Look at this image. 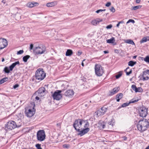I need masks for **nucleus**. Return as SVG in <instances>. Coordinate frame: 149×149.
Instances as JSON below:
<instances>
[{"mask_svg": "<svg viewBox=\"0 0 149 149\" xmlns=\"http://www.w3.org/2000/svg\"><path fill=\"white\" fill-rule=\"evenodd\" d=\"M149 126L148 122L146 119L139 121L137 125L138 130L141 132L146 130Z\"/></svg>", "mask_w": 149, "mask_h": 149, "instance_id": "1", "label": "nucleus"}, {"mask_svg": "<svg viewBox=\"0 0 149 149\" xmlns=\"http://www.w3.org/2000/svg\"><path fill=\"white\" fill-rule=\"evenodd\" d=\"M35 75L36 79L39 81L43 79L46 76V74L42 68L38 69L36 72Z\"/></svg>", "mask_w": 149, "mask_h": 149, "instance_id": "2", "label": "nucleus"}, {"mask_svg": "<svg viewBox=\"0 0 149 149\" xmlns=\"http://www.w3.org/2000/svg\"><path fill=\"white\" fill-rule=\"evenodd\" d=\"M38 140L42 141L45 140L46 135L45 131L43 130H40L37 132L36 135Z\"/></svg>", "mask_w": 149, "mask_h": 149, "instance_id": "3", "label": "nucleus"}, {"mask_svg": "<svg viewBox=\"0 0 149 149\" xmlns=\"http://www.w3.org/2000/svg\"><path fill=\"white\" fill-rule=\"evenodd\" d=\"M95 71L96 74L98 76H102L104 72L103 68L100 65L97 64L95 65Z\"/></svg>", "mask_w": 149, "mask_h": 149, "instance_id": "4", "label": "nucleus"}, {"mask_svg": "<svg viewBox=\"0 0 149 149\" xmlns=\"http://www.w3.org/2000/svg\"><path fill=\"white\" fill-rule=\"evenodd\" d=\"M82 120L81 119L76 120L74 123L73 126L74 128L78 131L82 129V128L81 127L82 125Z\"/></svg>", "mask_w": 149, "mask_h": 149, "instance_id": "5", "label": "nucleus"}, {"mask_svg": "<svg viewBox=\"0 0 149 149\" xmlns=\"http://www.w3.org/2000/svg\"><path fill=\"white\" fill-rule=\"evenodd\" d=\"M45 51V47L43 45L36 47L34 50V52L36 54H42Z\"/></svg>", "mask_w": 149, "mask_h": 149, "instance_id": "6", "label": "nucleus"}, {"mask_svg": "<svg viewBox=\"0 0 149 149\" xmlns=\"http://www.w3.org/2000/svg\"><path fill=\"white\" fill-rule=\"evenodd\" d=\"M147 109L145 107H141L139 109V113L140 116L146 117L148 114Z\"/></svg>", "mask_w": 149, "mask_h": 149, "instance_id": "7", "label": "nucleus"}, {"mask_svg": "<svg viewBox=\"0 0 149 149\" xmlns=\"http://www.w3.org/2000/svg\"><path fill=\"white\" fill-rule=\"evenodd\" d=\"M6 127L7 129L11 130L17 127V126L15 122L11 121L7 123Z\"/></svg>", "mask_w": 149, "mask_h": 149, "instance_id": "8", "label": "nucleus"}, {"mask_svg": "<svg viewBox=\"0 0 149 149\" xmlns=\"http://www.w3.org/2000/svg\"><path fill=\"white\" fill-rule=\"evenodd\" d=\"M62 92L61 90H57L55 91L52 95V97L54 99L56 100H59L62 97L61 93Z\"/></svg>", "mask_w": 149, "mask_h": 149, "instance_id": "9", "label": "nucleus"}, {"mask_svg": "<svg viewBox=\"0 0 149 149\" xmlns=\"http://www.w3.org/2000/svg\"><path fill=\"white\" fill-rule=\"evenodd\" d=\"M35 111L34 110V109H25V113L26 116L29 117H32L35 113Z\"/></svg>", "mask_w": 149, "mask_h": 149, "instance_id": "10", "label": "nucleus"}, {"mask_svg": "<svg viewBox=\"0 0 149 149\" xmlns=\"http://www.w3.org/2000/svg\"><path fill=\"white\" fill-rule=\"evenodd\" d=\"M142 77L143 80L145 81L149 79V70H146L143 72Z\"/></svg>", "mask_w": 149, "mask_h": 149, "instance_id": "11", "label": "nucleus"}, {"mask_svg": "<svg viewBox=\"0 0 149 149\" xmlns=\"http://www.w3.org/2000/svg\"><path fill=\"white\" fill-rule=\"evenodd\" d=\"M8 42L7 40L4 38H0V47L3 49L7 46Z\"/></svg>", "mask_w": 149, "mask_h": 149, "instance_id": "12", "label": "nucleus"}, {"mask_svg": "<svg viewBox=\"0 0 149 149\" xmlns=\"http://www.w3.org/2000/svg\"><path fill=\"white\" fill-rule=\"evenodd\" d=\"M90 130L89 128H86L82 130L78 131L79 133L78 135L80 136H82L85 134L87 133Z\"/></svg>", "mask_w": 149, "mask_h": 149, "instance_id": "13", "label": "nucleus"}, {"mask_svg": "<svg viewBox=\"0 0 149 149\" xmlns=\"http://www.w3.org/2000/svg\"><path fill=\"white\" fill-rule=\"evenodd\" d=\"M74 94V91L72 90H68L65 93V95L67 96L72 97Z\"/></svg>", "mask_w": 149, "mask_h": 149, "instance_id": "14", "label": "nucleus"}, {"mask_svg": "<svg viewBox=\"0 0 149 149\" xmlns=\"http://www.w3.org/2000/svg\"><path fill=\"white\" fill-rule=\"evenodd\" d=\"M138 101V100H134V99H132L130 100L129 103H125L122 104V107H125L128 106L130 103H134Z\"/></svg>", "mask_w": 149, "mask_h": 149, "instance_id": "15", "label": "nucleus"}, {"mask_svg": "<svg viewBox=\"0 0 149 149\" xmlns=\"http://www.w3.org/2000/svg\"><path fill=\"white\" fill-rule=\"evenodd\" d=\"M38 4V3L37 2H33L31 3L29 2L27 4V6L29 7L32 8L34 6H37Z\"/></svg>", "mask_w": 149, "mask_h": 149, "instance_id": "16", "label": "nucleus"}, {"mask_svg": "<svg viewBox=\"0 0 149 149\" xmlns=\"http://www.w3.org/2000/svg\"><path fill=\"white\" fill-rule=\"evenodd\" d=\"M119 88L118 87H116L114 88L112 90H111L110 92L111 95H113L119 91Z\"/></svg>", "mask_w": 149, "mask_h": 149, "instance_id": "17", "label": "nucleus"}, {"mask_svg": "<svg viewBox=\"0 0 149 149\" xmlns=\"http://www.w3.org/2000/svg\"><path fill=\"white\" fill-rule=\"evenodd\" d=\"M57 4V2L55 1L47 3L46 4V6L48 7H52L56 5Z\"/></svg>", "mask_w": 149, "mask_h": 149, "instance_id": "18", "label": "nucleus"}, {"mask_svg": "<svg viewBox=\"0 0 149 149\" xmlns=\"http://www.w3.org/2000/svg\"><path fill=\"white\" fill-rule=\"evenodd\" d=\"M19 61H17L14 63H13L10 67V70L12 71L13 70L14 68L17 64L19 65Z\"/></svg>", "mask_w": 149, "mask_h": 149, "instance_id": "19", "label": "nucleus"}, {"mask_svg": "<svg viewBox=\"0 0 149 149\" xmlns=\"http://www.w3.org/2000/svg\"><path fill=\"white\" fill-rule=\"evenodd\" d=\"M45 88L43 87L40 88L38 91V93L40 95L41 94H43L45 93Z\"/></svg>", "mask_w": 149, "mask_h": 149, "instance_id": "20", "label": "nucleus"}, {"mask_svg": "<svg viewBox=\"0 0 149 149\" xmlns=\"http://www.w3.org/2000/svg\"><path fill=\"white\" fill-rule=\"evenodd\" d=\"M123 95L122 93H120L117 95L116 97L117 101L118 102H119L120 100L122 98Z\"/></svg>", "mask_w": 149, "mask_h": 149, "instance_id": "21", "label": "nucleus"}, {"mask_svg": "<svg viewBox=\"0 0 149 149\" xmlns=\"http://www.w3.org/2000/svg\"><path fill=\"white\" fill-rule=\"evenodd\" d=\"M148 41H149V36L145 37L143 38L142 40H140V43H144Z\"/></svg>", "mask_w": 149, "mask_h": 149, "instance_id": "22", "label": "nucleus"}, {"mask_svg": "<svg viewBox=\"0 0 149 149\" xmlns=\"http://www.w3.org/2000/svg\"><path fill=\"white\" fill-rule=\"evenodd\" d=\"M82 125H84V129H85L86 128H88V127L89 126V124L87 121H85L82 120Z\"/></svg>", "mask_w": 149, "mask_h": 149, "instance_id": "23", "label": "nucleus"}, {"mask_svg": "<svg viewBox=\"0 0 149 149\" xmlns=\"http://www.w3.org/2000/svg\"><path fill=\"white\" fill-rule=\"evenodd\" d=\"M115 41L114 38L112 37L111 39L107 40V42L108 43H113Z\"/></svg>", "mask_w": 149, "mask_h": 149, "instance_id": "24", "label": "nucleus"}, {"mask_svg": "<svg viewBox=\"0 0 149 149\" xmlns=\"http://www.w3.org/2000/svg\"><path fill=\"white\" fill-rule=\"evenodd\" d=\"M125 43L131 44L133 45H134L135 43L131 39L126 40H124Z\"/></svg>", "mask_w": 149, "mask_h": 149, "instance_id": "25", "label": "nucleus"}, {"mask_svg": "<svg viewBox=\"0 0 149 149\" xmlns=\"http://www.w3.org/2000/svg\"><path fill=\"white\" fill-rule=\"evenodd\" d=\"M72 51L71 49H68L65 55L66 56H70L72 54Z\"/></svg>", "mask_w": 149, "mask_h": 149, "instance_id": "26", "label": "nucleus"}, {"mask_svg": "<svg viewBox=\"0 0 149 149\" xmlns=\"http://www.w3.org/2000/svg\"><path fill=\"white\" fill-rule=\"evenodd\" d=\"M130 69V68L129 67H128L125 70V72L126 73V75H129L130 74H131L132 72V70L131 69H130V71L129 72H127V70Z\"/></svg>", "mask_w": 149, "mask_h": 149, "instance_id": "27", "label": "nucleus"}, {"mask_svg": "<svg viewBox=\"0 0 149 149\" xmlns=\"http://www.w3.org/2000/svg\"><path fill=\"white\" fill-rule=\"evenodd\" d=\"M107 108L105 107H102L100 109V110L102 112V114H103V115L107 111Z\"/></svg>", "mask_w": 149, "mask_h": 149, "instance_id": "28", "label": "nucleus"}, {"mask_svg": "<svg viewBox=\"0 0 149 149\" xmlns=\"http://www.w3.org/2000/svg\"><path fill=\"white\" fill-rule=\"evenodd\" d=\"M95 115L96 114L97 116H99L101 115H102L103 114H102V112L100 110V109L97 110L96 112H95Z\"/></svg>", "mask_w": 149, "mask_h": 149, "instance_id": "29", "label": "nucleus"}, {"mask_svg": "<svg viewBox=\"0 0 149 149\" xmlns=\"http://www.w3.org/2000/svg\"><path fill=\"white\" fill-rule=\"evenodd\" d=\"M136 62H134L133 61H131L128 63V65L129 66H133L134 65L136 64Z\"/></svg>", "mask_w": 149, "mask_h": 149, "instance_id": "30", "label": "nucleus"}, {"mask_svg": "<svg viewBox=\"0 0 149 149\" xmlns=\"http://www.w3.org/2000/svg\"><path fill=\"white\" fill-rule=\"evenodd\" d=\"M30 57V56L29 55H26L24 56L23 58V60L24 61V62H27L28 59Z\"/></svg>", "mask_w": 149, "mask_h": 149, "instance_id": "31", "label": "nucleus"}, {"mask_svg": "<svg viewBox=\"0 0 149 149\" xmlns=\"http://www.w3.org/2000/svg\"><path fill=\"white\" fill-rule=\"evenodd\" d=\"M8 80V78L7 77H5L3 78L0 80V84H1L3 83H4Z\"/></svg>", "mask_w": 149, "mask_h": 149, "instance_id": "32", "label": "nucleus"}, {"mask_svg": "<svg viewBox=\"0 0 149 149\" xmlns=\"http://www.w3.org/2000/svg\"><path fill=\"white\" fill-rule=\"evenodd\" d=\"M142 7L141 6L139 5L132 7V10H135L137 9L140 8Z\"/></svg>", "mask_w": 149, "mask_h": 149, "instance_id": "33", "label": "nucleus"}, {"mask_svg": "<svg viewBox=\"0 0 149 149\" xmlns=\"http://www.w3.org/2000/svg\"><path fill=\"white\" fill-rule=\"evenodd\" d=\"M143 91L142 89L140 87L137 88L136 93L141 92Z\"/></svg>", "mask_w": 149, "mask_h": 149, "instance_id": "34", "label": "nucleus"}, {"mask_svg": "<svg viewBox=\"0 0 149 149\" xmlns=\"http://www.w3.org/2000/svg\"><path fill=\"white\" fill-rule=\"evenodd\" d=\"M143 60L146 63H149V56H146L145 58H144Z\"/></svg>", "mask_w": 149, "mask_h": 149, "instance_id": "35", "label": "nucleus"}, {"mask_svg": "<svg viewBox=\"0 0 149 149\" xmlns=\"http://www.w3.org/2000/svg\"><path fill=\"white\" fill-rule=\"evenodd\" d=\"M122 75V72H120L116 76V79H118Z\"/></svg>", "mask_w": 149, "mask_h": 149, "instance_id": "36", "label": "nucleus"}, {"mask_svg": "<svg viewBox=\"0 0 149 149\" xmlns=\"http://www.w3.org/2000/svg\"><path fill=\"white\" fill-rule=\"evenodd\" d=\"M4 71L6 73H9L10 72V70L7 67H5L4 69Z\"/></svg>", "mask_w": 149, "mask_h": 149, "instance_id": "37", "label": "nucleus"}, {"mask_svg": "<svg viewBox=\"0 0 149 149\" xmlns=\"http://www.w3.org/2000/svg\"><path fill=\"white\" fill-rule=\"evenodd\" d=\"M99 127L101 129H104V128L105 127V125L104 124H103L102 123H99Z\"/></svg>", "mask_w": 149, "mask_h": 149, "instance_id": "38", "label": "nucleus"}, {"mask_svg": "<svg viewBox=\"0 0 149 149\" xmlns=\"http://www.w3.org/2000/svg\"><path fill=\"white\" fill-rule=\"evenodd\" d=\"M131 88L134 91H135V92H136L137 88L136 86L134 84L132 85L131 86Z\"/></svg>", "mask_w": 149, "mask_h": 149, "instance_id": "39", "label": "nucleus"}, {"mask_svg": "<svg viewBox=\"0 0 149 149\" xmlns=\"http://www.w3.org/2000/svg\"><path fill=\"white\" fill-rule=\"evenodd\" d=\"M131 88L134 91H135V92H136L137 88L136 86L134 84L132 85L131 86Z\"/></svg>", "mask_w": 149, "mask_h": 149, "instance_id": "40", "label": "nucleus"}, {"mask_svg": "<svg viewBox=\"0 0 149 149\" xmlns=\"http://www.w3.org/2000/svg\"><path fill=\"white\" fill-rule=\"evenodd\" d=\"M92 24L94 25H97L98 24V23L97 21L95 19L93 20V21L92 22Z\"/></svg>", "mask_w": 149, "mask_h": 149, "instance_id": "41", "label": "nucleus"}, {"mask_svg": "<svg viewBox=\"0 0 149 149\" xmlns=\"http://www.w3.org/2000/svg\"><path fill=\"white\" fill-rule=\"evenodd\" d=\"M130 22H132L133 23H135V21L133 19H130L127 22L126 24H127Z\"/></svg>", "mask_w": 149, "mask_h": 149, "instance_id": "42", "label": "nucleus"}, {"mask_svg": "<svg viewBox=\"0 0 149 149\" xmlns=\"http://www.w3.org/2000/svg\"><path fill=\"white\" fill-rule=\"evenodd\" d=\"M105 10H106L105 9H103V10L100 9V10H97V11H95V12L97 13H98L100 12L105 11Z\"/></svg>", "mask_w": 149, "mask_h": 149, "instance_id": "43", "label": "nucleus"}, {"mask_svg": "<svg viewBox=\"0 0 149 149\" xmlns=\"http://www.w3.org/2000/svg\"><path fill=\"white\" fill-rule=\"evenodd\" d=\"M63 147L64 148H69L70 146L68 144H64L63 145Z\"/></svg>", "mask_w": 149, "mask_h": 149, "instance_id": "44", "label": "nucleus"}, {"mask_svg": "<svg viewBox=\"0 0 149 149\" xmlns=\"http://www.w3.org/2000/svg\"><path fill=\"white\" fill-rule=\"evenodd\" d=\"M23 52L24 51L23 50H20L19 51L17 52V54L18 55L20 54H22L23 53Z\"/></svg>", "mask_w": 149, "mask_h": 149, "instance_id": "45", "label": "nucleus"}, {"mask_svg": "<svg viewBox=\"0 0 149 149\" xmlns=\"http://www.w3.org/2000/svg\"><path fill=\"white\" fill-rule=\"evenodd\" d=\"M40 146L41 144H37L36 145V146L37 149L41 148L40 147Z\"/></svg>", "mask_w": 149, "mask_h": 149, "instance_id": "46", "label": "nucleus"}, {"mask_svg": "<svg viewBox=\"0 0 149 149\" xmlns=\"http://www.w3.org/2000/svg\"><path fill=\"white\" fill-rule=\"evenodd\" d=\"M110 10L113 13H114L115 11V10L113 7H112Z\"/></svg>", "mask_w": 149, "mask_h": 149, "instance_id": "47", "label": "nucleus"}, {"mask_svg": "<svg viewBox=\"0 0 149 149\" xmlns=\"http://www.w3.org/2000/svg\"><path fill=\"white\" fill-rule=\"evenodd\" d=\"M97 21V22L98 24L99 23L101 22H102V19H100V18H97L96 19Z\"/></svg>", "mask_w": 149, "mask_h": 149, "instance_id": "48", "label": "nucleus"}, {"mask_svg": "<svg viewBox=\"0 0 149 149\" xmlns=\"http://www.w3.org/2000/svg\"><path fill=\"white\" fill-rule=\"evenodd\" d=\"M108 124L109 125H112V126H113L114 125V123L112 121L109 122Z\"/></svg>", "mask_w": 149, "mask_h": 149, "instance_id": "49", "label": "nucleus"}, {"mask_svg": "<svg viewBox=\"0 0 149 149\" xmlns=\"http://www.w3.org/2000/svg\"><path fill=\"white\" fill-rule=\"evenodd\" d=\"M111 5V3L110 2H108L105 5V6L107 7Z\"/></svg>", "mask_w": 149, "mask_h": 149, "instance_id": "50", "label": "nucleus"}, {"mask_svg": "<svg viewBox=\"0 0 149 149\" xmlns=\"http://www.w3.org/2000/svg\"><path fill=\"white\" fill-rule=\"evenodd\" d=\"M112 27V25L111 24L107 26L106 28L107 29H111Z\"/></svg>", "mask_w": 149, "mask_h": 149, "instance_id": "51", "label": "nucleus"}, {"mask_svg": "<svg viewBox=\"0 0 149 149\" xmlns=\"http://www.w3.org/2000/svg\"><path fill=\"white\" fill-rule=\"evenodd\" d=\"M19 86V85L18 84H16L13 86V87L14 89H15L16 88H17V87H18Z\"/></svg>", "mask_w": 149, "mask_h": 149, "instance_id": "52", "label": "nucleus"}, {"mask_svg": "<svg viewBox=\"0 0 149 149\" xmlns=\"http://www.w3.org/2000/svg\"><path fill=\"white\" fill-rule=\"evenodd\" d=\"M33 44H31L30 45V50H31L33 49Z\"/></svg>", "mask_w": 149, "mask_h": 149, "instance_id": "53", "label": "nucleus"}, {"mask_svg": "<svg viewBox=\"0 0 149 149\" xmlns=\"http://www.w3.org/2000/svg\"><path fill=\"white\" fill-rule=\"evenodd\" d=\"M123 139L124 141H125L127 139V137L126 136H123Z\"/></svg>", "mask_w": 149, "mask_h": 149, "instance_id": "54", "label": "nucleus"}, {"mask_svg": "<svg viewBox=\"0 0 149 149\" xmlns=\"http://www.w3.org/2000/svg\"><path fill=\"white\" fill-rule=\"evenodd\" d=\"M141 1V0H136V2L137 3H139Z\"/></svg>", "mask_w": 149, "mask_h": 149, "instance_id": "55", "label": "nucleus"}, {"mask_svg": "<svg viewBox=\"0 0 149 149\" xmlns=\"http://www.w3.org/2000/svg\"><path fill=\"white\" fill-rule=\"evenodd\" d=\"M104 52L105 54H106L108 53L109 52L108 51H104Z\"/></svg>", "mask_w": 149, "mask_h": 149, "instance_id": "56", "label": "nucleus"}, {"mask_svg": "<svg viewBox=\"0 0 149 149\" xmlns=\"http://www.w3.org/2000/svg\"><path fill=\"white\" fill-rule=\"evenodd\" d=\"M124 23V22L123 21H121L119 22H118V23L119 24H122L123 23Z\"/></svg>", "mask_w": 149, "mask_h": 149, "instance_id": "57", "label": "nucleus"}, {"mask_svg": "<svg viewBox=\"0 0 149 149\" xmlns=\"http://www.w3.org/2000/svg\"><path fill=\"white\" fill-rule=\"evenodd\" d=\"M36 98V100H39V97H38V96H36V98Z\"/></svg>", "mask_w": 149, "mask_h": 149, "instance_id": "58", "label": "nucleus"}, {"mask_svg": "<svg viewBox=\"0 0 149 149\" xmlns=\"http://www.w3.org/2000/svg\"><path fill=\"white\" fill-rule=\"evenodd\" d=\"M81 52H78V55H80L81 54Z\"/></svg>", "mask_w": 149, "mask_h": 149, "instance_id": "59", "label": "nucleus"}, {"mask_svg": "<svg viewBox=\"0 0 149 149\" xmlns=\"http://www.w3.org/2000/svg\"><path fill=\"white\" fill-rule=\"evenodd\" d=\"M85 61V60H84L83 61V62L81 63V65H82L83 66H84V63H83V61Z\"/></svg>", "mask_w": 149, "mask_h": 149, "instance_id": "60", "label": "nucleus"}, {"mask_svg": "<svg viewBox=\"0 0 149 149\" xmlns=\"http://www.w3.org/2000/svg\"><path fill=\"white\" fill-rule=\"evenodd\" d=\"M137 56H133V58H134V59H135L136 58V57H137Z\"/></svg>", "mask_w": 149, "mask_h": 149, "instance_id": "61", "label": "nucleus"}, {"mask_svg": "<svg viewBox=\"0 0 149 149\" xmlns=\"http://www.w3.org/2000/svg\"><path fill=\"white\" fill-rule=\"evenodd\" d=\"M120 24H119L118 23V24L116 25V26L117 27H119V25H120Z\"/></svg>", "mask_w": 149, "mask_h": 149, "instance_id": "62", "label": "nucleus"}, {"mask_svg": "<svg viewBox=\"0 0 149 149\" xmlns=\"http://www.w3.org/2000/svg\"><path fill=\"white\" fill-rule=\"evenodd\" d=\"M145 149H149V145Z\"/></svg>", "mask_w": 149, "mask_h": 149, "instance_id": "63", "label": "nucleus"}, {"mask_svg": "<svg viewBox=\"0 0 149 149\" xmlns=\"http://www.w3.org/2000/svg\"><path fill=\"white\" fill-rule=\"evenodd\" d=\"M5 61V59H4V58H2V62H3V61Z\"/></svg>", "mask_w": 149, "mask_h": 149, "instance_id": "64", "label": "nucleus"}]
</instances>
